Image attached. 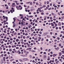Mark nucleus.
<instances>
[{"mask_svg": "<svg viewBox=\"0 0 64 64\" xmlns=\"http://www.w3.org/2000/svg\"><path fill=\"white\" fill-rule=\"evenodd\" d=\"M23 60L24 61H26L27 60H28V59L26 58H24L23 59Z\"/></svg>", "mask_w": 64, "mask_h": 64, "instance_id": "1", "label": "nucleus"}, {"mask_svg": "<svg viewBox=\"0 0 64 64\" xmlns=\"http://www.w3.org/2000/svg\"><path fill=\"white\" fill-rule=\"evenodd\" d=\"M33 17V16H28V18H32V17Z\"/></svg>", "mask_w": 64, "mask_h": 64, "instance_id": "2", "label": "nucleus"}, {"mask_svg": "<svg viewBox=\"0 0 64 64\" xmlns=\"http://www.w3.org/2000/svg\"><path fill=\"white\" fill-rule=\"evenodd\" d=\"M6 58H5V57H4L3 58V60H4V61H6V60H5Z\"/></svg>", "mask_w": 64, "mask_h": 64, "instance_id": "3", "label": "nucleus"}, {"mask_svg": "<svg viewBox=\"0 0 64 64\" xmlns=\"http://www.w3.org/2000/svg\"><path fill=\"white\" fill-rule=\"evenodd\" d=\"M58 25L59 26H61V22H59L58 24Z\"/></svg>", "mask_w": 64, "mask_h": 64, "instance_id": "4", "label": "nucleus"}, {"mask_svg": "<svg viewBox=\"0 0 64 64\" xmlns=\"http://www.w3.org/2000/svg\"><path fill=\"white\" fill-rule=\"evenodd\" d=\"M16 26V24H15V23H14L13 24V27H14L15 26Z\"/></svg>", "mask_w": 64, "mask_h": 64, "instance_id": "5", "label": "nucleus"}, {"mask_svg": "<svg viewBox=\"0 0 64 64\" xmlns=\"http://www.w3.org/2000/svg\"><path fill=\"white\" fill-rule=\"evenodd\" d=\"M62 55V53L61 52H60L59 53V56H61Z\"/></svg>", "mask_w": 64, "mask_h": 64, "instance_id": "6", "label": "nucleus"}, {"mask_svg": "<svg viewBox=\"0 0 64 64\" xmlns=\"http://www.w3.org/2000/svg\"><path fill=\"white\" fill-rule=\"evenodd\" d=\"M57 55V54H54L53 55V56L54 57H55Z\"/></svg>", "mask_w": 64, "mask_h": 64, "instance_id": "7", "label": "nucleus"}, {"mask_svg": "<svg viewBox=\"0 0 64 64\" xmlns=\"http://www.w3.org/2000/svg\"><path fill=\"white\" fill-rule=\"evenodd\" d=\"M16 8H17V10H19L20 8L18 7V6H16Z\"/></svg>", "mask_w": 64, "mask_h": 64, "instance_id": "8", "label": "nucleus"}, {"mask_svg": "<svg viewBox=\"0 0 64 64\" xmlns=\"http://www.w3.org/2000/svg\"><path fill=\"white\" fill-rule=\"evenodd\" d=\"M59 49V47H58L57 48H56V50H57V51H58Z\"/></svg>", "mask_w": 64, "mask_h": 64, "instance_id": "9", "label": "nucleus"}, {"mask_svg": "<svg viewBox=\"0 0 64 64\" xmlns=\"http://www.w3.org/2000/svg\"><path fill=\"white\" fill-rule=\"evenodd\" d=\"M46 37H48V38H50V36H47Z\"/></svg>", "mask_w": 64, "mask_h": 64, "instance_id": "10", "label": "nucleus"}, {"mask_svg": "<svg viewBox=\"0 0 64 64\" xmlns=\"http://www.w3.org/2000/svg\"><path fill=\"white\" fill-rule=\"evenodd\" d=\"M32 52H35V51L34 50H31Z\"/></svg>", "mask_w": 64, "mask_h": 64, "instance_id": "11", "label": "nucleus"}, {"mask_svg": "<svg viewBox=\"0 0 64 64\" xmlns=\"http://www.w3.org/2000/svg\"><path fill=\"white\" fill-rule=\"evenodd\" d=\"M30 5H32V2H30Z\"/></svg>", "mask_w": 64, "mask_h": 64, "instance_id": "12", "label": "nucleus"}, {"mask_svg": "<svg viewBox=\"0 0 64 64\" xmlns=\"http://www.w3.org/2000/svg\"><path fill=\"white\" fill-rule=\"evenodd\" d=\"M16 42H18V41H19V39H17L16 40Z\"/></svg>", "mask_w": 64, "mask_h": 64, "instance_id": "13", "label": "nucleus"}, {"mask_svg": "<svg viewBox=\"0 0 64 64\" xmlns=\"http://www.w3.org/2000/svg\"><path fill=\"white\" fill-rule=\"evenodd\" d=\"M49 1H48L47 2V4H49Z\"/></svg>", "mask_w": 64, "mask_h": 64, "instance_id": "14", "label": "nucleus"}, {"mask_svg": "<svg viewBox=\"0 0 64 64\" xmlns=\"http://www.w3.org/2000/svg\"><path fill=\"white\" fill-rule=\"evenodd\" d=\"M24 56H25V55H20V56H22V57H24Z\"/></svg>", "mask_w": 64, "mask_h": 64, "instance_id": "15", "label": "nucleus"}, {"mask_svg": "<svg viewBox=\"0 0 64 64\" xmlns=\"http://www.w3.org/2000/svg\"><path fill=\"white\" fill-rule=\"evenodd\" d=\"M13 19L14 20V22H15V20H16V19H15V18H13Z\"/></svg>", "mask_w": 64, "mask_h": 64, "instance_id": "16", "label": "nucleus"}, {"mask_svg": "<svg viewBox=\"0 0 64 64\" xmlns=\"http://www.w3.org/2000/svg\"><path fill=\"white\" fill-rule=\"evenodd\" d=\"M13 19L14 20V22H15V20H16V19H15V18H13Z\"/></svg>", "mask_w": 64, "mask_h": 64, "instance_id": "17", "label": "nucleus"}, {"mask_svg": "<svg viewBox=\"0 0 64 64\" xmlns=\"http://www.w3.org/2000/svg\"><path fill=\"white\" fill-rule=\"evenodd\" d=\"M22 26H24V25H25V24H21Z\"/></svg>", "mask_w": 64, "mask_h": 64, "instance_id": "18", "label": "nucleus"}, {"mask_svg": "<svg viewBox=\"0 0 64 64\" xmlns=\"http://www.w3.org/2000/svg\"><path fill=\"white\" fill-rule=\"evenodd\" d=\"M61 18H62V19H64V16H62L61 17Z\"/></svg>", "mask_w": 64, "mask_h": 64, "instance_id": "19", "label": "nucleus"}, {"mask_svg": "<svg viewBox=\"0 0 64 64\" xmlns=\"http://www.w3.org/2000/svg\"><path fill=\"white\" fill-rule=\"evenodd\" d=\"M59 60H58L57 62H56V64H58V62H59Z\"/></svg>", "mask_w": 64, "mask_h": 64, "instance_id": "20", "label": "nucleus"}, {"mask_svg": "<svg viewBox=\"0 0 64 64\" xmlns=\"http://www.w3.org/2000/svg\"><path fill=\"white\" fill-rule=\"evenodd\" d=\"M10 40L11 41H12V40H13V38H11L10 39Z\"/></svg>", "mask_w": 64, "mask_h": 64, "instance_id": "21", "label": "nucleus"}, {"mask_svg": "<svg viewBox=\"0 0 64 64\" xmlns=\"http://www.w3.org/2000/svg\"><path fill=\"white\" fill-rule=\"evenodd\" d=\"M10 12H11V13H13V12H12V10H10Z\"/></svg>", "mask_w": 64, "mask_h": 64, "instance_id": "22", "label": "nucleus"}, {"mask_svg": "<svg viewBox=\"0 0 64 64\" xmlns=\"http://www.w3.org/2000/svg\"><path fill=\"white\" fill-rule=\"evenodd\" d=\"M62 54H64V51L62 50Z\"/></svg>", "mask_w": 64, "mask_h": 64, "instance_id": "23", "label": "nucleus"}, {"mask_svg": "<svg viewBox=\"0 0 64 64\" xmlns=\"http://www.w3.org/2000/svg\"><path fill=\"white\" fill-rule=\"evenodd\" d=\"M50 60V58H48L47 59V60H48V61H49Z\"/></svg>", "mask_w": 64, "mask_h": 64, "instance_id": "24", "label": "nucleus"}, {"mask_svg": "<svg viewBox=\"0 0 64 64\" xmlns=\"http://www.w3.org/2000/svg\"><path fill=\"white\" fill-rule=\"evenodd\" d=\"M29 56L30 58H32V56L31 55H30Z\"/></svg>", "mask_w": 64, "mask_h": 64, "instance_id": "25", "label": "nucleus"}, {"mask_svg": "<svg viewBox=\"0 0 64 64\" xmlns=\"http://www.w3.org/2000/svg\"><path fill=\"white\" fill-rule=\"evenodd\" d=\"M50 19L51 20V19H53V18H52V17H51L50 18Z\"/></svg>", "mask_w": 64, "mask_h": 64, "instance_id": "26", "label": "nucleus"}, {"mask_svg": "<svg viewBox=\"0 0 64 64\" xmlns=\"http://www.w3.org/2000/svg\"><path fill=\"white\" fill-rule=\"evenodd\" d=\"M3 56H4V54H2L1 55V56L2 57H3Z\"/></svg>", "mask_w": 64, "mask_h": 64, "instance_id": "27", "label": "nucleus"}, {"mask_svg": "<svg viewBox=\"0 0 64 64\" xmlns=\"http://www.w3.org/2000/svg\"><path fill=\"white\" fill-rule=\"evenodd\" d=\"M19 61H20V62H22V60H21V59H19Z\"/></svg>", "mask_w": 64, "mask_h": 64, "instance_id": "28", "label": "nucleus"}, {"mask_svg": "<svg viewBox=\"0 0 64 64\" xmlns=\"http://www.w3.org/2000/svg\"><path fill=\"white\" fill-rule=\"evenodd\" d=\"M52 33H53L52 32H50V35H52Z\"/></svg>", "mask_w": 64, "mask_h": 64, "instance_id": "29", "label": "nucleus"}, {"mask_svg": "<svg viewBox=\"0 0 64 64\" xmlns=\"http://www.w3.org/2000/svg\"><path fill=\"white\" fill-rule=\"evenodd\" d=\"M44 58H46V56L45 55L44 56Z\"/></svg>", "mask_w": 64, "mask_h": 64, "instance_id": "30", "label": "nucleus"}, {"mask_svg": "<svg viewBox=\"0 0 64 64\" xmlns=\"http://www.w3.org/2000/svg\"><path fill=\"white\" fill-rule=\"evenodd\" d=\"M14 2H15V3H17V2H18V1L16 0L14 1Z\"/></svg>", "mask_w": 64, "mask_h": 64, "instance_id": "31", "label": "nucleus"}, {"mask_svg": "<svg viewBox=\"0 0 64 64\" xmlns=\"http://www.w3.org/2000/svg\"><path fill=\"white\" fill-rule=\"evenodd\" d=\"M12 63H13V64H16V62H12Z\"/></svg>", "mask_w": 64, "mask_h": 64, "instance_id": "32", "label": "nucleus"}, {"mask_svg": "<svg viewBox=\"0 0 64 64\" xmlns=\"http://www.w3.org/2000/svg\"><path fill=\"white\" fill-rule=\"evenodd\" d=\"M58 15H61V14H60V12H58Z\"/></svg>", "mask_w": 64, "mask_h": 64, "instance_id": "33", "label": "nucleus"}, {"mask_svg": "<svg viewBox=\"0 0 64 64\" xmlns=\"http://www.w3.org/2000/svg\"><path fill=\"white\" fill-rule=\"evenodd\" d=\"M38 35L39 37H41V35L40 34H38Z\"/></svg>", "mask_w": 64, "mask_h": 64, "instance_id": "34", "label": "nucleus"}, {"mask_svg": "<svg viewBox=\"0 0 64 64\" xmlns=\"http://www.w3.org/2000/svg\"><path fill=\"white\" fill-rule=\"evenodd\" d=\"M51 14H52V15H53V16H54V13H52Z\"/></svg>", "mask_w": 64, "mask_h": 64, "instance_id": "35", "label": "nucleus"}, {"mask_svg": "<svg viewBox=\"0 0 64 64\" xmlns=\"http://www.w3.org/2000/svg\"><path fill=\"white\" fill-rule=\"evenodd\" d=\"M22 7H21V8H20V10H22Z\"/></svg>", "mask_w": 64, "mask_h": 64, "instance_id": "36", "label": "nucleus"}, {"mask_svg": "<svg viewBox=\"0 0 64 64\" xmlns=\"http://www.w3.org/2000/svg\"><path fill=\"white\" fill-rule=\"evenodd\" d=\"M24 7H27V6H26L25 5H24Z\"/></svg>", "mask_w": 64, "mask_h": 64, "instance_id": "37", "label": "nucleus"}, {"mask_svg": "<svg viewBox=\"0 0 64 64\" xmlns=\"http://www.w3.org/2000/svg\"><path fill=\"white\" fill-rule=\"evenodd\" d=\"M3 37H4V36H1V38H3Z\"/></svg>", "mask_w": 64, "mask_h": 64, "instance_id": "38", "label": "nucleus"}, {"mask_svg": "<svg viewBox=\"0 0 64 64\" xmlns=\"http://www.w3.org/2000/svg\"><path fill=\"white\" fill-rule=\"evenodd\" d=\"M44 13L43 12H42L41 13V15H44Z\"/></svg>", "mask_w": 64, "mask_h": 64, "instance_id": "39", "label": "nucleus"}, {"mask_svg": "<svg viewBox=\"0 0 64 64\" xmlns=\"http://www.w3.org/2000/svg\"><path fill=\"white\" fill-rule=\"evenodd\" d=\"M61 45H61V44H59V46H60H60H61Z\"/></svg>", "mask_w": 64, "mask_h": 64, "instance_id": "40", "label": "nucleus"}, {"mask_svg": "<svg viewBox=\"0 0 64 64\" xmlns=\"http://www.w3.org/2000/svg\"><path fill=\"white\" fill-rule=\"evenodd\" d=\"M40 50H43V48L42 47L40 48Z\"/></svg>", "mask_w": 64, "mask_h": 64, "instance_id": "41", "label": "nucleus"}, {"mask_svg": "<svg viewBox=\"0 0 64 64\" xmlns=\"http://www.w3.org/2000/svg\"><path fill=\"white\" fill-rule=\"evenodd\" d=\"M5 18L6 19H8V17H7L5 16Z\"/></svg>", "mask_w": 64, "mask_h": 64, "instance_id": "42", "label": "nucleus"}, {"mask_svg": "<svg viewBox=\"0 0 64 64\" xmlns=\"http://www.w3.org/2000/svg\"><path fill=\"white\" fill-rule=\"evenodd\" d=\"M44 36H45V35H46V33H44Z\"/></svg>", "mask_w": 64, "mask_h": 64, "instance_id": "43", "label": "nucleus"}, {"mask_svg": "<svg viewBox=\"0 0 64 64\" xmlns=\"http://www.w3.org/2000/svg\"><path fill=\"white\" fill-rule=\"evenodd\" d=\"M59 61H60L61 62V61H62V59H60Z\"/></svg>", "mask_w": 64, "mask_h": 64, "instance_id": "44", "label": "nucleus"}, {"mask_svg": "<svg viewBox=\"0 0 64 64\" xmlns=\"http://www.w3.org/2000/svg\"><path fill=\"white\" fill-rule=\"evenodd\" d=\"M36 5H39V4L38 3H36Z\"/></svg>", "mask_w": 64, "mask_h": 64, "instance_id": "45", "label": "nucleus"}, {"mask_svg": "<svg viewBox=\"0 0 64 64\" xmlns=\"http://www.w3.org/2000/svg\"><path fill=\"white\" fill-rule=\"evenodd\" d=\"M40 34H42V32H40Z\"/></svg>", "mask_w": 64, "mask_h": 64, "instance_id": "46", "label": "nucleus"}, {"mask_svg": "<svg viewBox=\"0 0 64 64\" xmlns=\"http://www.w3.org/2000/svg\"><path fill=\"white\" fill-rule=\"evenodd\" d=\"M12 43V41H10V44H11V43Z\"/></svg>", "mask_w": 64, "mask_h": 64, "instance_id": "47", "label": "nucleus"}, {"mask_svg": "<svg viewBox=\"0 0 64 64\" xmlns=\"http://www.w3.org/2000/svg\"><path fill=\"white\" fill-rule=\"evenodd\" d=\"M56 46H57L56 45H54V47H56Z\"/></svg>", "mask_w": 64, "mask_h": 64, "instance_id": "48", "label": "nucleus"}, {"mask_svg": "<svg viewBox=\"0 0 64 64\" xmlns=\"http://www.w3.org/2000/svg\"><path fill=\"white\" fill-rule=\"evenodd\" d=\"M13 39L14 40H16V38H14Z\"/></svg>", "mask_w": 64, "mask_h": 64, "instance_id": "49", "label": "nucleus"}, {"mask_svg": "<svg viewBox=\"0 0 64 64\" xmlns=\"http://www.w3.org/2000/svg\"><path fill=\"white\" fill-rule=\"evenodd\" d=\"M8 6H7L6 8V9H8Z\"/></svg>", "mask_w": 64, "mask_h": 64, "instance_id": "50", "label": "nucleus"}, {"mask_svg": "<svg viewBox=\"0 0 64 64\" xmlns=\"http://www.w3.org/2000/svg\"><path fill=\"white\" fill-rule=\"evenodd\" d=\"M39 11L40 12H42V10H39Z\"/></svg>", "mask_w": 64, "mask_h": 64, "instance_id": "51", "label": "nucleus"}, {"mask_svg": "<svg viewBox=\"0 0 64 64\" xmlns=\"http://www.w3.org/2000/svg\"><path fill=\"white\" fill-rule=\"evenodd\" d=\"M38 64H40L41 63V62H38Z\"/></svg>", "mask_w": 64, "mask_h": 64, "instance_id": "52", "label": "nucleus"}, {"mask_svg": "<svg viewBox=\"0 0 64 64\" xmlns=\"http://www.w3.org/2000/svg\"><path fill=\"white\" fill-rule=\"evenodd\" d=\"M44 4H46V1L44 2Z\"/></svg>", "mask_w": 64, "mask_h": 64, "instance_id": "53", "label": "nucleus"}, {"mask_svg": "<svg viewBox=\"0 0 64 64\" xmlns=\"http://www.w3.org/2000/svg\"><path fill=\"white\" fill-rule=\"evenodd\" d=\"M18 35H20V33H18Z\"/></svg>", "mask_w": 64, "mask_h": 64, "instance_id": "54", "label": "nucleus"}, {"mask_svg": "<svg viewBox=\"0 0 64 64\" xmlns=\"http://www.w3.org/2000/svg\"><path fill=\"white\" fill-rule=\"evenodd\" d=\"M14 34V35H17V34L16 33V32H15V33Z\"/></svg>", "mask_w": 64, "mask_h": 64, "instance_id": "55", "label": "nucleus"}, {"mask_svg": "<svg viewBox=\"0 0 64 64\" xmlns=\"http://www.w3.org/2000/svg\"><path fill=\"white\" fill-rule=\"evenodd\" d=\"M33 45V44L32 43H31L30 44V45H31V46H32Z\"/></svg>", "mask_w": 64, "mask_h": 64, "instance_id": "56", "label": "nucleus"}, {"mask_svg": "<svg viewBox=\"0 0 64 64\" xmlns=\"http://www.w3.org/2000/svg\"><path fill=\"white\" fill-rule=\"evenodd\" d=\"M9 51L10 52V51H12V49H10L9 50Z\"/></svg>", "mask_w": 64, "mask_h": 64, "instance_id": "57", "label": "nucleus"}, {"mask_svg": "<svg viewBox=\"0 0 64 64\" xmlns=\"http://www.w3.org/2000/svg\"><path fill=\"white\" fill-rule=\"evenodd\" d=\"M9 48H11V46H10L9 45L8 46Z\"/></svg>", "mask_w": 64, "mask_h": 64, "instance_id": "58", "label": "nucleus"}, {"mask_svg": "<svg viewBox=\"0 0 64 64\" xmlns=\"http://www.w3.org/2000/svg\"><path fill=\"white\" fill-rule=\"evenodd\" d=\"M26 42H24V45H26Z\"/></svg>", "mask_w": 64, "mask_h": 64, "instance_id": "59", "label": "nucleus"}, {"mask_svg": "<svg viewBox=\"0 0 64 64\" xmlns=\"http://www.w3.org/2000/svg\"><path fill=\"white\" fill-rule=\"evenodd\" d=\"M38 38L39 39H41V38L40 37H38Z\"/></svg>", "mask_w": 64, "mask_h": 64, "instance_id": "60", "label": "nucleus"}, {"mask_svg": "<svg viewBox=\"0 0 64 64\" xmlns=\"http://www.w3.org/2000/svg\"><path fill=\"white\" fill-rule=\"evenodd\" d=\"M33 35H34V34L32 33V34H31V36H33Z\"/></svg>", "mask_w": 64, "mask_h": 64, "instance_id": "61", "label": "nucleus"}, {"mask_svg": "<svg viewBox=\"0 0 64 64\" xmlns=\"http://www.w3.org/2000/svg\"><path fill=\"white\" fill-rule=\"evenodd\" d=\"M2 12V10H0V12Z\"/></svg>", "mask_w": 64, "mask_h": 64, "instance_id": "62", "label": "nucleus"}, {"mask_svg": "<svg viewBox=\"0 0 64 64\" xmlns=\"http://www.w3.org/2000/svg\"><path fill=\"white\" fill-rule=\"evenodd\" d=\"M7 40H9V38H6Z\"/></svg>", "mask_w": 64, "mask_h": 64, "instance_id": "63", "label": "nucleus"}, {"mask_svg": "<svg viewBox=\"0 0 64 64\" xmlns=\"http://www.w3.org/2000/svg\"><path fill=\"white\" fill-rule=\"evenodd\" d=\"M9 37L10 38H11V36H10L9 35Z\"/></svg>", "mask_w": 64, "mask_h": 64, "instance_id": "64", "label": "nucleus"}]
</instances>
